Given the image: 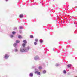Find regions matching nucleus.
Wrapping results in <instances>:
<instances>
[{
  "mask_svg": "<svg viewBox=\"0 0 77 77\" xmlns=\"http://www.w3.org/2000/svg\"><path fill=\"white\" fill-rule=\"evenodd\" d=\"M30 47L29 46H28L26 47H22L20 48V51L22 53H24V52H28L29 50H30Z\"/></svg>",
  "mask_w": 77,
  "mask_h": 77,
  "instance_id": "nucleus-1",
  "label": "nucleus"
},
{
  "mask_svg": "<svg viewBox=\"0 0 77 77\" xmlns=\"http://www.w3.org/2000/svg\"><path fill=\"white\" fill-rule=\"evenodd\" d=\"M34 60H39V58L38 56H36L34 57Z\"/></svg>",
  "mask_w": 77,
  "mask_h": 77,
  "instance_id": "nucleus-2",
  "label": "nucleus"
},
{
  "mask_svg": "<svg viewBox=\"0 0 77 77\" xmlns=\"http://www.w3.org/2000/svg\"><path fill=\"white\" fill-rule=\"evenodd\" d=\"M13 45L15 48H17L18 47V44L17 43H15L13 44Z\"/></svg>",
  "mask_w": 77,
  "mask_h": 77,
  "instance_id": "nucleus-3",
  "label": "nucleus"
},
{
  "mask_svg": "<svg viewBox=\"0 0 77 77\" xmlns=\"http://www.w3.org/2000/svg\"><path fill=\"white\" fill-rule=\"evenodd\" d=\"M9 57V55H8L7 54H6L5 56L4 57L5 59H8V57Z\"/></svg>",
  "mask_w": 77,
  "mask_h": 77,
  "instance_id": "nucleus-4",
  "label": "nucleus"
},
{
  "mask_svg": "<svg viewBox=\"0 0 77 77\" xmlns=\"http://www.w3.org/2000/svg\"><path fill=\"white\" fill-rule=\"evenodd\" d=\"M35 74H37L38 75H40V74H41V73L38 71H36L35 72Z\"/></svg>",
  "mask_w": 77,
  "mask_h": 77,
  "instance_id": "nucleus-5",
  "label": "nucleus"
},
{
  "mask_svg": "<svg viewBox=\"0 0 77 77\" xmlns=\"http://www.w3.org/2000/svg\"><path fill=\"white\" fill-rule=\"evenodd\" d=\"M29 76L30 77H32L33 76V73H30L29 74Z\"/></svg>",
  "mask_w": 77,
  "mask_h": 77,
  "instance_id": "nucleus-6",
  "label": "nucleus"
},
{
  "mask_svg": "<svg viewBox=\"0 0 77 77\" xmlns=\"http://www.w3.org/2000/svg\"><path fill=\"white\" fill-rule=\"evenodd\" d=\"M72 66V65L70 64H69L67 65V67L68 68H71Z\"/></svg>",
  "mask_w": 77,
  "mask_h": 77,
  "instance_id": "nucleus-7",
  "label": "nucleus"
},
{
  "mask_svg": "<svg viewBox=\"0 0 77 77\" xmlns=\"http://www.w3.org/2000/svg\"><path fill=\"white\" fill-rule=\"evenodd\" d=\"M23 42H24V44H27V42L26 41V40H24L23 41Z\"/></svg>",
  "mask_w": 77,
  "mask_h": 77,
  "instance_id": "nucleus-8",
  "label": "nucleus"
},
{
  "mask_svg": "<svg viewBox=\"0 0 77 77\" xmlns=\"http://www.w3.org/2000/svg\"><path fill=\"white\" fill-rule=\"evenodd\" d=\"M40 43H42L43 42V40H42V39H41L40 40Z\"/></svg>",
  "mask_w": 77,
  "mask_h": 77,
  "instance_id": "nucleus-9",
  "label": "nucleus"
},
{
  "mask_svg": "<svg viewBox=\"0 0 77 77\" xmlns=\"http://www.w3.org/2000/svg\"><path fill=\"white\" fill-rule=\"evenodd\" d=\"M47 72V71L46 70H44L43 71V74H45Z\"/></svg>",
  "mask_w": 77,
  "mask_h": 77,
  "instance_id": "nucleus-10",
  "label": "nucleus"
},
{
  "mask_svg": "<svg viewBox=\"0 0 77 77\" xmlns=\"http://www.w3.org/2000/svg\"><path fill=\"white\" fill-rule=\"evenodd\" d=\"M15 33H16V32L13 31L12 32V34L13 35H15Z\"/></svg>",
  "mask_w": 77,
  "mask_h": 77,
  "instance_id": "nucleus-11",
  "label": "nucleus"
},
{
  "mask_svg": "<svg viewBox=\"0 0 77 77\" xmlns=\"http://www.w3.org/2000/svg\"><path fill=\"white\" fill-rule=\"evenodd\" d=\"M20 18H22L23 17V14H20L19 16Z\"/></svg>",
  "mask_w": 77,
  "mask_h": 77,
  "instance_id": "nucleus-12",
  "label": "nucleus"
},
{
  "mask_svg": "<svg viewBox=\"0 0 77 77\" xmlns=\"http://www.w3.org/2000/svg\"><path fill=\"white\" fill-rule=\"evenodd\" d=\"M15 52H18V49L16 48L15 49Z\"/></svg>",
  "mask_w": 77,
  "mask_h": 77,
  "instance_id": "nucleus-13",
  "label": "nucleus"
},
{
  "mask_svg": "<svg viewBox=\"0 0 77 77\" xmlns=\"http://www.w3.org/2000/svg\"><path fill=\"white\" fill-rule=\"evenodd\" d=\"M19 29H23V27L21 26H20L19 27Z\"/></svg>",
  "mask_w": 77,
  "mask_h": 77,
  "instance_id": "nucleus-14",
  "label": "nucleus"
},
{
  "mask_svg": "<svg viewBox=\"0 0 77 77\" xmlns=\"http://www.w3.org/2000/svg\"><path fill=\"white\" fill-rule=\"evenodd\" d=\"M26 46V44L25 43H23L22 44V46L23 47H24Z\"/></svg>",
  "mask_w": 77,
  "mask_h": 77,
  "instance_id": "nucleus-15",
  "label": "nucleus"
},
{
  "mask_svg": "<svg viewBox=\"0 0 77 77\" xmlns=\"http://www.w3.org/2000/svg\"><path fill=\"white\" fill-rule=\"evenodd\" d=\"M38 68L40 70L41 69H42V67H41V66H40Z\"/></svg>",
  "mask_w": 77,
  "mask_h": 77,
  "instance_id": "nucleus-16",
  "label": "nucleus"
},
{
  "mask_svg": "<svg viewBox=\"0 0 77 77\" xmlns=\"http://www.w3.org/2000/svg\"><path fill=\"white\" fill-rule=\"evenodd\" d=\"M16 43H19V42H20V41L18 40H17L16 41Z\"/></svg>",
  "mask_w": 77,
  "mask_h": 77,
  "instance_id": "nucleus-17",
  "label": "nucleus"
},
{
  "mask_svg": "<svg viewBox=\"0 0 77 77\" xmlns=\"http://www.w3.org/2000/svg\"><path fill=\"white\" fill-rule=\"evenodd\" d=\"M30 38H33V35H31L30 36Z\"/></svg>",
  "mask_w": 77,
  "mask_h": 77,
  "instance_id": "nucleus-18",
  "label": "nucleus"
},
{
  "mask_svg": "<svg viewBox=\"0 0 77 77\" xmlns=\"http://www.w3.org/2000/svg\"><path fill=\"white\" fill-rule=\"evenodd\" d=\"M18 38H19V39H21V36L19 35L18 36Z\"/></svg>",
  "mask_w": 77,
  "mask_h": 77,
  "instance_id": "nucleus-19",
  "label": "nucleus"
},
{
  "mask_svg": "<svg viewBox=\"0 0 77 77\" xmlns=\"http://www.w3.org/2000/svg\"><path fill=\"white\" fill-rule=\"evenodd\" d=\"M59 64H56V65H55V66H59Z\"/></svg>",
  "mask_w": 77,
  "mask_h": 77,
  "instance_id": "nucleus-20",
  "label": "nucleus"
},
{
  "mask_svg": "<svg viewBox=\"0 0 77 77\" xmlns=\"http://www.w3.org/2000/svg\"><path fill=\"white\" fill-rule=\"evenodd\" d=\"M63 72L64 74H66V71L65 70H64Z\"/></svg>",
  "mask_w": 77,
  "mask_h": 77,
  "instance_id": "nucleus-21",
  "label": "nucleus"
},
{
  "mask_svg": "<svg viewBox=\"0 0 77 77\" xmlns=\"http://www.w3.org/2000/svg\"><path fill=\"white\" fill-rule=\"evenodd\" d=\"M10 37L11 38H13V37H14V35H10Z\"/></svg>",
  "mask_w": 77,
  "mask_h": 77,
  "instance_id": "nucleus-22",
  "label": "nucleus"
},
{
  "mask_svg": "<svg viewBox=\"0 0 77 77\" xmlns=\"http://www.w3.org/2000/svg\"><path fill=\"white\" fill-rule=\"evenodd\" d=\"M36 44H37V43H36V42H34V45H36Z\"/></svg>",
  "mask_w": 77,
  "mask_h": 77,
  "instance_id": "nucleus-23",
  "label": "nucleus"
},
{
  "mask_svg": "<svg viewBox=\"0 0 77 77\" xmlns=\"http://www.w3.org/2000/svg\"><path fill=\"white\" fill-rule=\"evenodd\" d=\"M16 29H17V28H16V27L14 28L13 29L14 30H16Z\"/></svg>",
  "mask_w": 77,
  "mask_h": 77,
  "instance_id": "nucleus-24",
  "label": "nucleus"
},
{
  "mask_svg": "<svg viewBox=\"0 0 77 77\" xmlns=\"http://www.w3.org/2000/svg\"><path fill=\"white\" fill-rule=\"evenodd\" d=\"M35 41H36V42H37V41H38V39H35Z\"/></svg>",
  "mask_w": 77,
  "mask_h": 77,
  "instance_id": "nucleus-25",
  "label": "nucleus"
},
{
  "mask_svg": "<svg viewBox=\"0 0 77 77\" xmlns=\"http://www.w3.org/2000/svg\"><path fill=\"white\" fill-rule=\"evenodd\" d=\"M19 32L21 33H22V31H20Z\"/></svg>",
  "mask_w": 77,
  "mask_h": 77,
  "instance_id": "nucleus-26",
  "label": "nucleus"
},
{
  "mask_svg": "<svg viewBox=\"0 0 77 77\" xmlns=\"http://www.w3.org/2000/svg\"><path fill=\"white\" fill-rule=\"evenodd\" d=\"M8 0H6V2H7Z\"/></svg>",
  "mask_w": 77,
  "mask_h": 77,
  "instance_id": "nucleus-27",
  "label": "nucleus"
},
{
  "mask_svg": "<svg viewBox=\"0 0 77 77\" xmlns=\"http://www.w3.org/2000/svg\"><path fill=\"white\" fill-rule=\"evenodd\" d=\"M69 16V15H68V16Z\"/></svg>",
  "mask_w": 77,
  "mask_h": 77,
  "instance_id": "nucleus-28",
  "label": "nucleus"
}]
</instances>
